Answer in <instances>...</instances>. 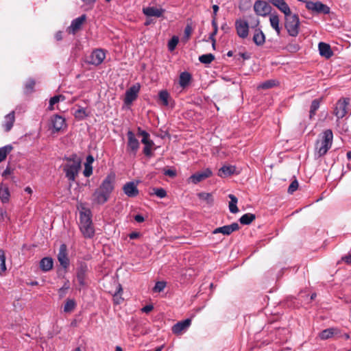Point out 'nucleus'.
<instances>
[{"label":"nucleus","instance_id":"obj_1","mask_svg":"<svg viewBox=\"0 0 351 351\" xmlns=\"http://www.w3.org/2000/svg\"><path fill=\"white\" fill-rule=\"evenodd\" d=\"M320 138L315 143V150L319 157L324 156L331 147L333 138L332 130L330 129L326 130L322 132Z\"/></svg>","mask_w":351,"mask_h":351},{"label":"nucleus","instance_id":"obj_2","mask_svg":"<svg viewBox=\"0 0 351 351\" xmlns=\"http://www.w3.org/2000/svg\"><path fill=\"white\" fill-rule=\"evenodd\" d=\"M285 26L289 36L295 37L299 34L300 19L298 14H288L285 15Z\"/></svg>","mask_w":351,"mask_h":351},{"label":"nucleus","instance_id":"obj_3","mask_svg":"<svg viewBox=\"0 0 351 351\" xmlns=\"http://www.w3.org/2000/svg\"><path fill=\"white\" fill-rule=\"evenodd\" d=\"M81 169V160L76 155L73 158H67V178L75 180Z\"/></svg>","mask_w":351,"mask_h":351},{"label":"nucleus","instance_id":"obj_4","mask_svg":"<svg viewBox=\"0 0 351 351\" xmlns=\"http://www.w3.org/2000/svg\"><path fill=\"white\" fill-rule=\"evenodd\" d=\"M58 260L60 267L57 269V274L59 278H64L66 275V244L64 243L60 245Z\"/></svg>","mask_w":351,"mask_h":351},{"label":"nucleus","instance_id":"obj_5","mask_svg":"<svg viewBox=\"0 0 351 351\" xmlns=\"http://www.w3.org/2000/svg\"><path fill=\"white\" fill-rule=\"evenodd\" d=\"M266 0H257L254 4V10L256 15L266 16L271 12V7Z\"/></svg>","mask_w":351,"mask_h":351},{"label":"nucleus","instance_id":"obj_6","mask_svg":"<svg viewBox=\"0 0 351 351\" xmlns=\"http://www.w3.org/2000/svg\"><path fill=\"white\" fill-rule=\"evenodd\" d=\"M306 8L308 10L317 14H328L330 11V8L327 5L322 3L321 1L313 2L309 1L306 2Z\"/></svg>","mask_w":351,"mask_h":351},{"label":"nucleus","instance_id":"obj_7","mask_svg":"<svg viewBox=\"0 0 351 351\" xmlns=\"http://www.w3.org/2000/svg\"><path fill=\"white\" fill-rule=\"evenodd\" d=\"M106 58L104 50L97 49L94 50L91 54L86 58V62L90 64L98 66L102 63Z\"/></svg>","mask_w":351,"mask_h":351},{"label":"nucleus","instance_id":"obj_8","mask_svg":"<svg viewBox=\"0 0 351 351\" xmlns=\"http://www.w3.org/2000/svg\"><path fill=\"white\" fill-rule=\"evenodd\" d=\"M350 99L348 98H343L339 99L334 110V114L337 119H342L347 114V107L349 105Z\"/></svg>","mask_w":351,"mask_h":351},{"label":"nucleus","instance_id":"obj_9","mask_svg":"<svg viewBox=\"0 0 351 351\" xmlns=\"http://www.w3.org/2000/svg\"><path fill=\"white\" fill-rule=\"evenodd\" d=\"M141 89L139 83H136L128 88L125 95L124 102L125 104L129 105L132 104L138 97V94Z\"/></svg>","mask_w":351,"mask_h":351},{"label":"nucleus","instance_id":"obj_10","mask_svg":"<svg viewBox=\"0 0 351 351\" xmlns=\"http://www.w3.org/2000/svg\"><path fill=\"white\" fill-rule=\"evenodd\" d=\"M235 29L237 35L241 38H245L249 34V25L246 21L237 19L235 21Z\"/></svg>","mask_w":351,"mask_h":351},{"label":"nucleus","instance_id":"obj_11","mask_svg":"<svg viewBox=\"0 0 351 351\" xmlns=\"http://www.w3.org/2000/svg\"><path fill=\"white\" fill-rule=\"evenodd\" d=\"M114 175H108L101 182L99 189L110 195L114 190Z\"/></svg>","mask_w":351,"mask_h":351},{"label":"nucleus","instance_id":"obj_12","mask_svg":"<svg viewBox=\"0 0 351 351\" xmlns=\"http://www.w3.org/2000/svg\"><path fill=\"white\" fill-rule=\"evenodd\" d=\"M239 229V225L234 222L231 223L230 225H226L221 227H219L215 228L213 231V234H218L221 233L224 235H230L233 232H235Z\"/></svg>","mask_w":351,"mask_h":351},{"label":"nucleus","instance_id":"obj_13","mask_svg":"<svg viewBox=\"0 0 351 351\" xmlns=\"http://www.w3.org/2000/svg\"><path fill=\"white\" fill-rule=\"evenodd\" d=\"M212 174V171L210 169H206L202 171H198L193 174L191 176L189 179L193 183L197 184L201 181L210 177Z\"/></svg>","mask_w":351,"mask_h":351},{"label":"nucleus","instance_id":"obj_14","mask_svg":"<svg viewBox=\"0 0 351 351\" xmlns=\"http://www.w3.org/2000/svg\"><path fill=\"white\" fill-rule=\"evenodd\" d=\"M123 191L129 197H136L139 193L137 188V184L134 182H126L123 186Z\"/></svg>","mask_w":351,"mask_h":351},{"label":"nucleus","instance_id":"obj_15","mask_svg":"<svg viewBox=\"0 0 351 351\" xmlns=\"http://www.w3.org/2000/svg\"><path fill=\"white\" fill-rule=\"evenodd\" d=\"M110 196V195L98 188L93 194V202L97 204H104L108 200Z\"/></svg>","mask_w":351,"mask_h":351},{"label":"nucleus","instance_id":"obj_16","mask_svg":"<svg viewBox=\"0 0 351 351\" xmlns=\"http://www.w3.org/2000/svg\"><path fill=\"white\" fill-rule=\"evenodd\" d=\"M86 20V14H82L80 16L73 20L71 23V25L69 27L70 32L72 34H75L77 32H78L79 30H80L82 29V25L84 23Z\"/></svg>","mask_w":351,"mask_h":351},{"label":"nucleus","instance_id":"obj_17","mask_svg":"<svg viewBox=\"0 0 351 351\" xmlns=\"http://www.w3.org/2000/svg\"><path fill=\"white\" fill-rule=\"evenodd\" d=\"M191 324V319H186L184 320L178 322L176 324H174L172 327V332L175 335H180L183 331L186 330Z\"/></svg>","mask_w":351,"mask_h":351},{"label":"nucleus","instance_id":"obj_18","mask_svg":"<svg viewBox=\"0 0 351 351\" xmlns=\"http://www.w3.org/2000/svg\"><path fill=\"white\" fill-rule=\"evenodd\" d=\"M268 3L277 8L285 15L291 14V10L289 5L285 0H266Z\"/></svg>","mask_w":351,"mask_h":351},{"label":"nucleus","instance_id":"obj_19","mask_svg":"<svg viewBox=\"0 0 351 351\" xmlns=\"http://www.w3.org/2000/svg\"><path fill=\"white\" fill-rule=\"evenodd\" d=\"M127 136L128 138V147L135 154L139 147V142L132 131L129 130Z\"/></svg>","mask_w":351,"mask_h":351},{"label":"nucleus","instance_id":"obj_20","mask_svg":"<svg viewBox=\"0 0 351 351\" xmlns=\"http://www.w3.org/2000/svg\"><path fill=\"white\" fill-rule=\"evenodd\" d=\"M143 12L147 16L160 17L165 12V10L156 7H147L143 9Z\"/></svg>","mask_w":351,"mask_h":351},{"label":"nucleus","instance_id":"obj_21","mask_svg":"<svg viewBox=\"0 0 351 351\" xmlns=\"http://www.w3.org/2000/svg\"><path fill=\"white\" fill-rule=\"evenodd\" d=\"M80 228L86 238H92L95 235V229L93 222L80 225Z\"/></svg>","mask_w":351,"mask_h":351},{"label":"nucleus","instance_id":"obj_22","mask_svg":"<svg viewBox=\"0 0 351 351\" xmlns=\"http://www.w3.org/2000/svg\"><path fill=\"white\" fill-rule=\"evenodd\" d=\"M253 41L257 46H262L265 43V36L260 28H255Z\"/></svg>","mask_w":351,"mask_h":351},{"label":"nucleus","instance_id":"obj_23","mask_svg":"<svg viewBox=\"0 0 351 351\" xmlns=\"http://www.w3.org/2000/svg\"><path fill=\"white\" fill-rule=\"evenodd\" d=\"M91 222V212L90 209L82 207L80 211V225Z\"/></svg>","mask_w":351,"mask_h":351},{"label":"nucleus","instance_id":"obj_24","mask_svg":"<svg viewBox=\"0 0 351 351\" xmlns=\"http://www.w3.org/2000/svg\"><path fill=\"white\" fill-rule=\"evenodd\" d=\"M319 54L326 58H330L332 55L333 52L331 50L330 46L325 43L321 42L318 45Z\"/></svg>","mask_w":351,"mask_h":351},{"label":"nucleus","instance_id":"obj_25","mask_svg":"<svg viewBox=\"0 0 351 351\" xmlns=\"http://www.w3.org/2000/svg\"><path fill=\"white\" fill-rule=\"evenodd\" d=\"M15 121L14 111H12L5 117L4 123L3 127L4 130L8 132L10 131L13 127Z\"/></svg>","mask_w":351,"mask_h":351},{"label":"nucleus","instance_id":"obj_26","mask_svg":"<svg viewBox=\"0 0 351 351\" xmlns=\"http://www.w3.org/2000/svg\"><path fill=\"white\" fill-rule=\"evenodd\" d=\"M235 171V166L224 165L219 169L218 176L221 178H226L234 174Z\"/></svg>","mask_w":351,"mask_h":351},{"label":"nucleus","instance_id":"obj_27","mask_svg":"<svg viewBox=\"0 0 351 351\" xmlns=\"http://www.w3.org/2000/svg\"><path fill=\"white\" fill-rule=\"evenodd\" d=\"M51 125L56 131H59L65 123V119L58 114L54 115L51 120Z\"/></svg>","mask_w":351,"mask_h":351},{"label":"nucleus","instance_id":"obj_28","mask_svg":"<svg viewBox=\"0 0 351 351\" xmlns=\"http://www.w3.org/2000/svg\"><path fill=\"white\" fill-rule=\"evenodd\" d=\"M339 334V330L337 328H330L322 330L319 337L321 339H328L334 335Z\"/></svg>","mask_w":351,"mask_h":351},{"label":"nucleus","instance_id":"obj_29","mask_svg":"<svg viewBox=\"0 0 351 351\" xmlns=\"http://www.w3.org/2000/svg\"><path fill=\"white\" fill-rule=\"evenodd\" d=\"M53 265V259L50 257H45L40 261V268L44 271L47 272L51 270Z\"/></svg>","mask_w":351,"mask_h":351},{"label":"nucleus","instance_id":"obj_30","mask_svg":"<svg viewBox=\"0 0 351 351\" xmlns=\"http://www.w3.org/2000/svg\"><path fill=\"white\" fill-rule=\"evenodd\" d=\"M270 25L275 29L278 35L280 34V28L279 26V17L276 14H271L269 16Z\"/></svg>","mask_w":351,"mask_h":351},{"label":"nucleus","instance_id":"obj_31","mask_svg":"<svg viewBox=\"0 0 351 351\" xmlns=\"http://www.w3.org/2000/svg\"><path fill=\"white\" fill-rule=\"evenodd\" d=\"M191 80V75L189 72L184 71L181 73L179 79V84L181 87H186L189 85Z\"/></svg>","mask_w":351,"mask_h":351},{"label":"nucleus","instance_id":"obj_32","mask_svg":"<svg viewBox=\"0 0 351 351\" xmlns=\"http://www.w3.org/2000/svg\"><path fill=\"white\" fill-rule=\"evenodd\" d=\"M228 197L230 199V201L229 202V210H230V213H238L239 208L237 206V204L238 202L237 197L232 194H229Z\"/></svg>","mask_w":351,"mask_h":351},{"label":"nucleus","instance_id":"obj_33","mask_svg":"<svg viewBox=\"0 0 351 351\" xmlns=\"http://www.w3.org/2000/svg\"><path fill=\"white\" fill-rule=\"evenodd\" d=\"M256 219V215L252 213H246L242 215L239 221L243 225H249Z\"/></svg>","mask_w":351,"mask_h":351},{"label":"nucleus","instance_id":"obj_34","mask_svg":"<svg viewBox=\"0 0 351 351\" xmlns=\"http://www.w3.org/2000/svg\"><path fill=\"white\" fill-rule=\"evenodd\" d=\"M87 267L85 264H81L77 273V278L80 285H84V280L85 277V273L86 271Z\"/></svg>","mask_w":351,"mask_h":351},{"label":"nucleus","instance_id":"obj_35","mask_svg":"<svg viewBox=\"0 0 351 351\" xmlns=\"http://www.w3.org/2000/svg\"><path fill=\"white\" fill-rule=\"evenodd\" d=\"M13 147L11 145H7L0 147V162L3 161L7 156L12 151Z\"/></svg>","mask_w":351,"mask_h":351},{"label":"nucleus","instance_id":"obj_36","mask_svg":"<svg viewBox=\"0 0 351 351\" xmlns=\"http://www.w3.org/2000/svg\"><path fill=\"white\" fill-rule=\"evenodd\" d=\"M145 145V147L143 148V154L147 156V157H152V147L154 145V143L152 140H148L145 143H143Z\"/></svg>","mask_w":351,"mask_h":351},{"label":"nucleus","instance_id":"obj_37","mask_svg":"<svg viewBox=\"0 0 351 351\" xmlns=\"http://www.w3.org/2000/svg\"><path fill=\"white\" fill-rule=\"evenodd\" d=\"M197 196L200 199L206 201L208 205L211 206L213 204L214 199L211 193L202 192L197 193Z\"/></svg>","mask_w":351,"mask_h":351},{"label":"nucleus","instance_id":"obj_38","mask_svg":"<svg viewBox=\"0 0 351 351\" xmlns=\"http://www.w3.org/2000/svg\"><path fill=\"white\" fill-rule=\"evenodd\" d=\"M10 191L8 187L0 188V199L3 203H8L10 199Z\"/></svg>","mask_w":351,"mask_h":351},{"label":"nucleus","instance_id":"obj_39","mask_svg":"<svg viewBox=\"0 0 351 351\" xmlns=\"http://www.w3.org/2000/svg\"><path fill=\"white\" fill-rule=\"evenodd\" d=\"M36 84L34 80L29 78L27 80L25 84L24 92L28 95L34 92V88Z\"/></svg>","mask_w":351,"mask_h":351},{"label":"nucleus","instance_id":"obj_40","mask_svg":"<svg viewBox=\"0 0 351 351\" xmlns=\"http://www.w3.org/2000/svg\"><path fill=\"white\" fill-rule=\"evenodd\" d=\"M159 99L165 106L169 105V99L170 98L169 93L166 90H160L158 93Z\"/></svg>","mask_w":351,"mask_h":351},{"label":"nucleus","instance_id":"obj_41","mask_svg":"<svg viewBox=\"0 0 351 351\" xmlns=\"http://www.w3.org/2000/svg\"><path fill=\"white\" fill-rule=\"evenodd\" d=\"M122 287L120 284H117V291L113 295V300L114 303L116 304H119L123 300V299L119 296L120 293L122 292Z\"/></svg>","mask_w":351,"mask_h":351},{"label":"nucleus","instance_id":"obj_42","mask_svg":"<svg viewBox=\"0 0 351 351\" xmlns=\"http://www.w3.org/2000/svg\"><path fill=\"white\" fill-rule=\"evenodd\" d=\"M215 60V56L212 53H206L199 57V60L203 64H210Z\"/></svg>","mask_w":351,"mask_h":351},{"label":"nucleus","instance_id":"obj_43","mask_svg":"<svg viewBox=\"0 0 351 351\" xmlns=\"http://www.w3.org/2000/svg\"><path fill=\"white\" fill-rule=\"evenodd\" d=\"M320 106V100L319 99H314L311 102V108H310V118L311 119L316 113V111L318 110Z\"/></svg>","mask_w":351,"mask_h":351},{"label":"nucleus","instance_id":"obj_44","mask_svg":"<svg viewBox=\"0 0 351 351\" xmlns=\"http://www.w3.org/2000/svg\"><path fill=\"white\" fill-rule=\"evenodd\" d=\"M6 270L5 256L3 250H0V274Z\"/></svg>","mask_w":351,"mask_h":351},{"label":"nucleus","instance_id":"obj_45","mask_svg":"<svg viewBox=\"0 0 351 351\" xmlns=\"http://www.w3.org/2000/svg\"><path fill=\"white\" fill-rule=\"evenodd\" d=\"M178 42V37L176 36H173L168 42V49L170 51H173L176 49Z\"/></svg>","mask_w":351,"mask_h":351},{"label":"nucleus","instance_id":"obj_46","mask_svg":"<svg viewBox=\"0 0 351 351\" xmlns=\"http://www.w3.org/2000/svg\"><path fill=\"white\" fill-rule=\"evenodd\" d=\"M60 99H62L63 100L64 99V97L63 95H56V96L51 97L49 100V106L48 107V109L49 110H53V105L58 103L59 101L60 100Z\"/></svg>","mask_w":351,"mask_h":351},{"label":"nucleus","instance_id":"obj_47","mask_svg":"<svg viewBox=\"0 0 351 351\" xmlns=\"http://www.w3.org/2000/svg\"><path fill=\"white\" fill-rule=\"evenodd\" d=\"M153 191V193L160 198H164L167 196V192L162 188H154Z\"/></svg>","mask_w":351,"mask_h":351},{"label":"nucleus","instance_id":"obj_48","mask_svg":"<svg viewBox=\"0 0 351 351\" xmlns=\"http://www.w3.org/2000/svg\"><path fill=\"white\" fill-rule=\"evenodd\" d=\"M193 28L191 25L187 24L184 29V35L183 39L185 42H187L190 38V36L192 34Z\"/></svg>","mask_w":351,"mask_h":351},{"label":"nucleus","instance_id":"obj_49","mask_svg":"<svg viewBox=\"0 0 351 351\" xmlns=\"http://www.w3.org/2000/svg\"><path fill=\"white\" fill-rule=\"evenodd\" d=\"M138 135L142 136V143H145L147 141L150 140L149 134L147 132L141 130V128H138Z\"/></svg>","mask_w":351,"mask_h":351},{"label":"nucleus","instance_id":"obj_50","mask_svg":"<svg viewBox=\"0 0 351 351\" xmlns=\"http://www.w3.org/2000/svg\"><path fill=\"white\" fill-rule=\"evenodd\" d=\"M138 135L142 136V143H145L147 141L150 140L149 134L147 132L141 130V128H138Z\"/></svg>","mask_w":351,"mask_h":351},{"label":"nucleus","instance_id":"obj_51","mask_svg":"<svg viewBox=\"0 0 351 351\" xmlns=\"http://www.w3.org/2000/svg\"><path fill=\"white\" fill-rule=\"evenodd\" d=\"M166 287V282L164 281H158L156 283L153 291L154 292H161L164 290Z\"/></svg>","mask_w":351,"mask_h":351},{"label":"nucleus","instance_id":"obj_52","mask_svg":"<svg viewBox=\"0 0 351 351\" xmlns=\"http://www.w3.org/2000/svg\"><path fill=\"white\" fill-rule=\"evenodd\" d=\"M75 117L78 119H83L87 116L84 108H79L75 112Z\"/></svg>","mask_w":351,"mask_h":351},{"label":"nucleus","instance_id":"obj_53","mask_svg":"<svg viewBox=\"0 0 351 351\" xmlns=\"http://www.w3.org/2000/svg\"><path fill=\"white\" fill-rule=\"evenodd\" d=\"M298 182L297 180H294L289 185L288 188V193L290 194L293 193L298 188Z\"/></svg>","mask_w":351,"mask_h":351},{"label":"nucleus","instance_id":"obj_54","mask_svg":"<svg viewBox=\"0 0 351 351\" xmlns=\"http://www.w3.org/2000/svg\"><path fill=\"white\" fill-rule=\"evenodd\" d=\"M93 173V167L92 165L84 164V169L83 171V174L85 177L88 178Z\"/></svg>","mask_w":351,"mask_h":351},{"label":"nucleus","instance_id":"obj_55","mask_svg":"<svg viewBox=\"0 0 351 351\" xmlns=\"http://www.w3.org/2000/svg\"><path fill=\"white\" fill-rule=\"evenodd\" d=\"M76 306V303L73 300H67V313L72 311Z\"/></svg>","mask_w":351,"mask_h":351},{"label":"nucleus","instance_id":"obj_56","mask_svg":"<svg viewBox=\"0 0 351 351\" xmlns=\"http://www.w3.org/2000/svg\"><path fill=\"white\" fill-rule=\"evenodd\" d=\"M84 5L88 6L92 8L97 0H81Z\"/></svg>","mask_w":351,"mask_h":351},{"label":"nucleus","instance_id":"obj_57","mask_svg":"<svg viewBox=\"0 0 351 351\" xmlns=\"http://www.w3.org/2000/svg\"><path fill=\"white\" fill-rule=\"evenodd\" d=\"M164 174L165 176H168L171 178H173L176 176V172L175 170H172V169H166L164 171Z\"/></svg>","mask_w":351,"mask_h":351},{"label":"nucleus","instance_id":"obj_58","mask_svg":"<svg viewBox=\"0 0 351 351\" xmlns=\"http://www.w3.org/2000/svg\"><path fill=\"white\" fill-rule=\"evenodd\" d=\"M274 86V83L271 81H267L261 84V88L264 89L271 88Z\"/></svg>","mask_w":351,"mask_h":351},{"label":"nucleus","instance_id":"obj_59","mask_svg":"<svg viewBox=\"0 0 351 351\" xmlns=\"http://www.w3.org/2000/svg\"><path fill=\"white\" fill-rule=\"evenodd\" d=\"M153 308H154L153 305L149 304V305H146L143 308H142L141 311L143 313H149V312H151L153 310Z\"/></svg>","mask_w":351,"mask_h":351},{"label":"nucleus","instance_id":"obj_60","mask_svg":"<svg viewBox=\"0 0 351 351\" xmlns=\"http://www.w3.org/2000/svg\"><path fill=\"white\" fill-rule=\"evenodd\" d=\"M212 26L213 27V30L215 32H217L218 25H217V18L215 16H213Z\"/></svg>","mask_w":351,"mask_h":351},{"label":"nucleus","instance_id":"obj_61","mask_svg":"<svg viewBox=\"0 0 351 351\" xmlns=\"http://www.w3.org/2000/svg\"><path fill=\"white\" fill-rule=\"evenodd\" d=\"M55 38L57 41L62 40L63 38V32L58 31V32H56V34H55Z\"/></svg>","mask_w":351,"mask_h":351},{"label":"nucleus","instance_id":"obj_62","mask_svg":"<svg viewBox=\"0 0 351 351\" xmlns=\"http://www.w3.org/2000/svg\"><path fill=\"white\" fill-rule=\"evenodd\" d=\"M134 220L138 223H142L145 221V218L141 215H136L134 216Z\"/></svg>","mask_w":351,"mask_h":351},{"label":"nucleus","instance_id":"obj_63","mask_svg":"<svg viewBox=\"0 0 351 351\" xmlns=\"http://www.w3.org/2000/svg\"><path fill=\"white\" fill-rule=\"evenodd\" d=\"M94 162V158L92 155H88L87 157H86V162L85 164L86 165H92L93 162Z\"/></svg>","mask_w":351,"mask_h":351},{"label":"nucleus","instance_id":"obj_64","mask_svg":"<svg viewBox=\"0 0 351 351\" xmlns=\"http://www.w3.org/2000/svg\"><path fill=\"white\" fill-rule=\"evenodd\" d=\"M140 237V233L137 232H132L129 234L130 239H136Z\"/></svg>","mask_w":351,"mask_h":351}]
</instances>
